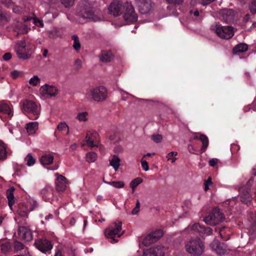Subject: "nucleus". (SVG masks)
I'll return each instance as SVG.
<instances>
[{
    "label": "nucleus",
    "mask_w": 256,
    "mask_h": 256,
    "mask_svg": "<svg viewBox=\"0 0 256 256\" xmlns=\"http://www.w3.org/2000/svg\"><path fill=\"white\" fill-rule=\"evenodd\" d=\"M53 161L54 156L50 154H44L40 158V164L44 166L52 164Z\"/></svg>",
    "instance_id": "nucleus-26"
},
{
    "label": "nucleus",
    "mask_w": 256,
    "mask_h": 256,
    "mask_svg": "<svg viewBox=\"0 0 256 256\" xmlns=\"http://www.w3.org/2000/svg\"><path fill=\"white\" fill-rule=\"evenodd\" d=\"M250 12L253 14H256V0H253L250 6Z\"/></svg>",
    "instance_id": "nucleus-50"
},
{
    "label": "nucleus",
    "mask_w": 256,
    "mask_h": 256,
    "mask_svg": "<svg viewBox=\"0 0 256 256\" xmlns=\"http://www.w3.org/2000/svg\"><path fill=\"white\" fill-rule=\"evenodd\" d=\"M26 42L24 41H20L18 43V48L16 50H24L26 48Z\"/></svg>",
    "instance_id": "nucleus-54"
},
{
    "label": "nucleus",
    "mask_w": 256,
    "mask_h": 256,
    "mask_svg": "<svg viewBox=\"0 0 256 256\" xmlns=\"http://www.w3.org/2000/svg\"><path fill=\"white\" fill-rule=\"evenodd\" d=\"M142 182V179L140 178H137L133 180L130 183V187L132 188V192H134L137 186Z\"/></svg>",
    "instance_id": "nucleus-36"
},
{
    "label": "nucleus",
    "mask_w": 256,
    "mask_h": 256,
    "mask_svg": "<svg viewBox=\"0 0 256 256\" xmlns=\"http://www.w3.org/2000/svg\"><path fill=\"white\" fill-rule=\"evenodd\" d=\"M252 199V198L250 194V189L247 188L242 191L240 195V200L243 203L248 206L251 203Z\"/></svg>",
    "instance_id": "nucleus-20"
},
{
    "label": "nucleus",
    "mask_w": 256,
    "mask_h": 256,
    "mask_svg": "<svg viewBox=\"0 0 256 256\" xmlns=\"http://www.w3.org/2000/svg\"><path fill=\"white\" fill-rule=\"evenodd\" d=\"M165 250L164 246H156L146 249L143 252L142 256H164Z\"/></svg>",
    "instance_id": "nucleus-12"
},
{
    "label": "nucleus",
    "mask_w": 256,
    "mask_h": 256,
    "mask_svg": "<svg viewBox=\"0 0 256 256\" xmlns=\"http://www.w3.org/2000/svg\"><path fill=\"white\" fill-rule=\"evenodd\" d=\"M34 246L40 252L46 253L52 248L51 242L46 239H39L35 241Z\"/></svg>",
    "instance_id": "nucleus-11"
},
{
    "label": "nucleus",
    "mask_w": 256,
    "mask_h": 256,
    "mask_svg": "<svg viewBox=\"0 0 256 256\" xmlns=\"http://www.w3.org/2000/svg\"><path fill=\"white\" fill-rule=\"evenodd\" d=\"M22 110L24 112L32 114V118L33 120H36L39 117L40 110L36 104L32 100H25L23 102Z\"/></svg>",
    "instance_id": "nucleus-8"
},
{
    "label": "nucleus",
    "mask_w": 256,
    "mask_h": 256,
    "mask_svg": "<svg viewBox=\"0 0 256 256\" xmlns=\"http://www.w3.org/2000/svg\"><path fill=\"white\" fill-rule=\"evenodd\" d=\"M139 12L142 14L150 12L153 8L154 4L151 0H134Z\"/></svg>",
    "instance_id": "nucleus-10"
},
{
    "label": "nucleus",
    "mask_w": 256,
    "mask_h": 256,
    "mask_svg": "<svg viewBox=\"0 0 256 256\" xmlns=\"http://www.w3.org/2000/svg\"><path fill=\"white\" fill-rule=\"evenodd\" d=\"M113 57L114 56L111 52L103 50L100 56V58L101 62H110Z\"/></svg>",
    "instance_id": "nucleus-24"
},
{
    "label": "nucleus",
    "mask_w": 256,
    "mask_h": 256,
    "mask_svg": "<svg viewBox=\"0 0 256 256\" xmlns=\"http://www.w3.org/2000/svg\"><path fill=\"white\" fill-rule=\"evenodd\" d=\"M218 160L216 158H212L209 160V165L211 166H214L218 162Z\"/></svg>",
    "instance_id": "nucleus-60"
},
{
    "label": "nucleus",
    "mask_w": 256,
    "mask_h": 256,
    "mask_svg": "<svg viewBox=\"0 0 256 256\" xmlns=\"http://www.w3.org/2000/svg\"><path fill=\"white\" fill-rule=\"evenodd\" d=\"M190 14H193V15L194 16L197 18V17H198L200 16V12L198 10H195L194 11H192V10H190Z\"/></svg>",
    "instance_id": "nucleus-62"
},
{
    "label": "nucleus",
    "mask_w": 256,
    "mask_h": 256,
    "mask_svg": "<svg viewBox=\"0 0 256 256\" xmlns=\"http://www.w3.org/2000/svg\"><path fill=\"white\" fill-rule=\"evenodd\" d=\"M10 245L9 243H6L1 245V250L3 253L8 252L10 250Z\"/></svg>",
    "instance_id": "nucleus-47"
},
{
    "label": "nucleus",
    "mask_w": 256,
    "mask_h": 256,
    "mask_svg": "<svg viewBox=\"0 0 256 256\" xmlns=\"http://www.w3.org/2000/svg\"><path fill=\"white\" fill-rule=\"evenodd\" d=\"M212 178L208 177V179L204 182V190L207 191L209 189L210 186L212 185Z\"/></svg>",
    "instance_id": "nucleus-51"
},
{
    "label": "nucleus",
    "mask_w": 256,
    "mask_h": 256,
    "mask_svg": "<svg viewBox=\"0 0 256 256\" xmlns=\"http://www.w3.org/2000/svg\"><path fill=\"white\" fill-rule=\"evenodd\" d=\"M53 190L50 186H46L42 190L40 194L45 201L48 200L52 195Z\"/></svg>",
    "instance_id": "nucleus-21"
},
{
    "label": "nucleus",
    "mask_w": 256,
    "mask_h": 256,
    "mask_svg": "<svg viewBox=\"0 0 256 256\" xmlns=\"http://www.w3.org/2000/svg\"><path fill=\"white\" fill-rule=\"evenodd\" d=\"M86 96L96 102H102L106 100L107 97L106 89L103 86L92 88L86 90Z\"/></svg>",
    "instance_id": "nucleus-3"
},
{
    "label": "nucleus",
    "mask_w": 256,
    "mask_h": 256,
    "mask_svg": "<svg viewBox=\"0 0 256 256\" xmlns=\"http://www.w3.org/2000/svg\"><path fill=\"white\" fill-rule=\"evenodd\" d=\"M2 3L5 4L8 8H10L14 6L12 0H2Z\"/></svg>",
    "instance_id": "nucleus-59"
},
{
    "label": "nucleus",
    "mask_w": 256,
    "mask_h": 256,
    "mask_svg": "<svg viewBox=\"0 0 256 256\" xmlns=\"http://www.w3.org/2000/svg\"><path fill=\"white\" fill-rule=\"evenodd\" d=\"M1 114H5L7 118H10L13 116L11 106L6 101L0 102V118L3 120Z\"/></svg>",
    "instance_id": "nucleus-15"
},
{
    "label": "nucleus",
    "mask_w": 256,
    "mask_h": 256,
    "mask_svg": "<svg viewBox=\"0 0 256 256\" xmlns=\"http://www.w3.org/2000/svg\"><path fill=\"white\" fill-rule=\"evenodd\" d=\"M177 154V152H171L168 154L166 158H168V160H171L172 162L174 163L176 160V158L174 157V156H176Z\"/></svg>",
    "instance_id": "nucleus-44"
},
{
    "label": "nucleus",
    "mask_w": 256,
    "mask_h": 256,
    "mask_svg": "<svg viewBox=\"0 0 256 256\" xmlns=\"http://www.w3.org/2000/svg\"><path fill=\"white\" fill-rule=\"evenodd\" d=\"M122 228V222L120 221H116L113 223L108 228L104 231L106 237L111 238L114 242H117L118 240L114 237L118 236L120 237L124 233H120Z\"/></svg>",
    "instance_id": "nucleus-7"
},
{
    "label": "nucleus",
    "mask_w": 256,
    "mask_h": 256,
    "mask_svg": "<svg viewBox=\"0 0 256 256\" xmlns=\"http://www.w3.org/2000/svg\"><path fill=\"white\" fill-rule=\"evenodd\" d=\"M140 209V202L139 200H136V206L132 210V214H137L139 212Z\"/></svg>",
    "instance_id": "nucleus-52"
},
{
    "label": "nucleus",
    "mask_w": 256,
    "mask_h": 256,
    "mask_svg": "<svg viewBox=\"0 0 256 256\" xmlns=\"http://www.w3.org/2000/svg\"><path fill=\"white\" fill-rule=\"evenodd\" d=\"M74 66L76 70H79L82 66V60L80 59H76L74 62Z\"/></svg>",
    "instance_id": "nucleus-55"
},
{
    "label": "nucleus",
    "mask_w": 256,
    "mask_h": 256,
    "mask_svg": "<svg viewBox=\"0 0 256 256\" xmlns=\"http://www.w3.org/2000/svg\"><path fill=\"white\" fill-rule=\"evenodd\" d=\"M222 19L226 23H230L234 20L236 12L232 9H224L220 11Z\"/></svg>",
    "instance_id": "nucleus-14"
},
{
    "label": "nucleus",
    "mask_w": 256,
    "mask_h": 256,
    "mask_svg": "<svg viewBox=\"0 0 256 256\" xmlns=\"http://www.w3.org/2000/svg\"><path fill=\"white\" fill-rule=\"evenodd\" d=\"M124 8V2L120 0H113L108 8L110 14L118 16H120Z\"/></svg>",
    "instance_id": "nucleus-9"
},
{
    "label": "nucleus",
    "mask_w": 256,
    "mask_h": 256,
    "mask_svg": "<svg viewBox=\"0 0 256 256\" xmlns=\"http://www.w3.org/2000/svg\"><path fill=\"white\" fill-rule=\"evenodd\" d=\"M40 82V79L37 76H34L29 80V84L33 86H36Z\"/></svg>",
    "instance_id": "nucleus-41"
},
{
    "label": "nucleus",
    "mask_w": 256,
    "mask_h": 256,
    "mask_svg": "<svg viewBox=\"0 0 256 256\" xmlns=\"http://www.w3.org/2000/svg\"><path fill=\"white\" fill-rule=\"evenodd\" d=\"M56 177V189L58 192H63L66 188V184L68 182V180L62 175L58 173L55 174Z\"/></svg>",
    "instance_id": "nucleus-17"
},
{
    "label": "nucleus",
    "mask_w": 256,
    "mask_h": 256,
    "mask_svg": "<svg viewBox=\"0 0 256 256\" xmlns=\"http://www.w3.org/2000/svg\"><path fill=\"white\" fill-rule=\"evenodd\" d=\"M248 50V46L244 43H240L236 45L232 50L233 54H238L240 53L245 52Z\"/></svg>",
    "instance_id": "nucleus-25"
},
{
    "label": "nucleus",
    "mask_w": 256,
    "mask_h": 256,
    "mask_svg": "<svg viewBox=\"0 0 256 256\" xmlns=\"http://www.w3.org/2000/svg\"><path fill=\"white\" fill-rule=\"evenodd\" d=\"M122 13L124 20V25L134 23L138 20V14L130 1H126L124 2V8Z\"/></svg>",
    "instance_id": "nucleus-4"
},
{
    "label": "nucleus",
    "mask_w": 256,
    "mask_h": 256,
    "mask_svg": "<svg viewBox=\"0 0 256 256\" xmlns=\"http://www.w3.org/2000/svg\"><path fill=\"white\" fill-rule=\"evenodd\" d=\"M154 242H156L163 236V232L161 230H158L149 234Z\"/></svg>",
    "instance_id": "nucleus-30"
},
{
    "label": "nucleus",
    "mask_w": 256,
    "mask_h": 256,
    "mask_svg": "<svg viewBox=\"0 0 256 256\" xmlns=\"http://www.w3.org/2000/svg\"><path fill=\"white\" fill-rule=\"evenodd\" d=\"M212 249L217 254L222 255L227 250V246L224 243H220L218 240H214L210 245Z\"/></svg>",
    "instance_id": "nucleus-16"
},
{
    "label": "nucleus",
    "mask_w": 256,
    "mask_h": 256,
    "mask_svg": "<svg viewBox=\"0 0 256 256\" xmlns=\"http://www.w3.org/2000/svg\"><path fill=\"white\" fill-rule=\"evenodd\" d=\"M199 140L202 144L201 150L202 152H204L208 146L209 141L208 138L204 134H200L199 136Z\"/></svg>",
    "instance_id": "nucleus-31"
},
{
    "label": "nucleus",
    "mask_w": 256,
    "mask_h": 256,
    "mask_svg": "<svg viewBox=\"0 0 256 256\" xmlns=\"http://www.w3.org/2000/svg\"><path fill=\"white\" fill-rule=\"evenodd\" d=\"M40 91L41 94L44 96H54L58 93V89L56 87L48 84L42 86Z\"/></svg>",
    "instance_id": "nucleus-13"
},
{
    "label": "nucleus",
    "mask_w": 256,
    "mask_h": 256,
    "mask_svg": "<svg viewBox=\"0 0 256 256\" xmlns=\"http://www.w3.org/2000/svg\"><path fill=\"white\" fill-rule=\"evenodd\" d=\"M184 248L190 256H200L204 252V246L200 238L197 237L186 240Z\"/></svg>",
    "instance_id": "nucleus-2"
},
{
    "label": "nucleus",
    "mask_w": 256,
    "mask_h": 256,
    "mask_svg": "<svg viewBox=\"0 0 256 256\" xmlns=\"http://www.w3.org/2000/svg\"><path fill=\"white\" fill-rule=\"evenodd\" d=\"M14 188H12L10 189H8L6 192L7 198L8 199V206L11 210H12V206L14 202V196L13 194V192L14 191Z\"/></svg>",
    "instance_id": "nucleus-29"
},
{
    "label": "nucleus",
    "mask_w": 256,
    "mask_h": 256,
    "mask_svg": "<svg viewBox=\"0 0 256 256\" xmlns=\"http://www.w3.org/2000/svg\"><path fill=\"white\" fill-rule=\"evenodd\" d=\"M38 203L36 200L33 198H30L27 201L26 207L28 208L30 211L33 210L38 206Z\"/></svg>",
    "instance_id": "nucleus-37"
},
{
    "label": "nucleus",
    "mask_w": 256,
    "mask_h": 256,
    "mask_svg": "<svg viewBox=\"0 0 256 256\" xmlns=\"http://www.w3.org/2000/svg\"><path fill=\"white\" fill-rule=\"evenodd\" d=\"M78 10L82 17L94 22L102 21L104 18L102 14H95L92 2L88 0L80 1Z\"/></svg>",
    "instance_id": "nucleus-1"
},
{
    "label": "nucleus",
    "mask_w": 256,
    "mask_h": 256,
    "mask_svg": "<svg viewBox=\"0 0 256 256\" xmlns=\"http://www.w3.org/2000/svg\"><path fill=\"white\" fill-rule=\"evenodd\" d=\"M2 58L6 61L12 58V54L10 52H7L3 56Z\"/></svg>",
    "instance_id": "nucleus-61"
},
{
    "label": "nucleus",
    "mask_w": 256,
    "mask_h": 256,
    "mask_svg": "<svg viewBox=\"0 0 256 256\" xmlns=\"http://www.w3.org/2000/svg\"><path fill=\"white\" fill-rule=\"evenodd\" d=\"M30 212L28 208L22 204L19 206L17 210V213L20 216L27 218L28 217V214Z\"/></svg>",
    "instance_id": "nucleus-28"
},
{
    "label": "nucleus",
    "mask_w": 256,
    "mask_h": 256,
    "mask_svg": "<svg viewBox=\"0 0 256 256\" xmlns=\"http://www.w3.org/2000/svg\"><path fill=\"white\" fill-rule=\"evenodd\" d=\"M86 158L88 162H93L97 158V154L94 152H88L86 154Z\"/></svg>",
    "instance_id": "nucleus-40"
},
{
    "label": "nucleus",
    "mask_w": 256,
    "mask_h": 256,
    "mask_svg": "<svg viewBox=\"0 0 256 256\" xmlns=\"http://www.w3.org/2000/svg\"><path fill=\"white\" fill-rule=\"evenodd\" d=\"M16 52L18 57L20 59L26 60L28 58V55L26 53L23 52V50H16Z\"/></svg>",
    "instance_id": "nucleus-46"
},
{
    "label": "nucleus",
    "mask_w": 256,
    "mask_h": 256,
    "mask_svg": "<svg viewBox=\"0 0 256 256\" xmlns=\"http://www.w3.org/2000/svg\"><path fill=\"white\" fill-rule=\"evenodd\" d=\"M216 0H202L201 4L202 6H206L209 4L215 1Z\"/></svg>",
    "instance_id": "nucleus-63"
},
{
    "label": "nucleus",
    "mask_w": 256,
    "mask_h": 256,
    "mask_svg": "<svg viewBox=\"0 0 256 256\" xmlns=\"http://www.w3.org/2000/svg\"><path fill=\"white\" fill-rule=\"evenodd\" d=\"M74 0H61L62 4L66 8H70L74 4Z\"/></svg>",
    "instance_id": "nucleus-45"
},
{
    "label": "nucleus",
    "mask_w": 256,
    "mask_h": 256,
    "mask_svg": "<svg viewBox=\"0 0 256 256\" xmlns=\"http://www.w3.org/2000/svg\"><path fill=\"white\" fill-rule=\"evenodd\" d=\"M152 140L158 143L160 142L162 140V136L160 134H154L152 136Z\"/></svg>",
    "instance_id": "nucleus-53"
},
{
    "label": "nucleus",
    "mask_w": 256,
    "mask_h": 256,
    "mask_svg": "<svg viewBox=\"0 0 256 256\" xmlns=\"http://www.w3.org/2000/svg\"><path fill=\"white\" fill-rule=\"evenodd\" d=\"M98 136L96 132L88 133L86 136V140L88 146L91 148L97 147L98 145V141L96 140Z\"/></svg>",
    "instance_id": "nucleus-19"
},
{
    "label": "nucleus",
    "mask_w": 256,
    "mask_h": 256,
    "mask_svg": "<svg viewBox=\"0 0 256 256\" xmlns=\"http://www.w3.org/2000/svg\"><path fill=\"white\" fill-rule=\"evenodd\" d=\"M168 4H182L184 0H166Z\"/></svg>",
    "instance_id": "nucleus-58"
},
{
    "label": "nucleus",
    "mask_w": 256,
    "mask_h": 256,
    "mask_svg": "<svg viewBox=\"0 0 256 256\" xmlns=\"http://www.w3.org/2000/svg\"><path fill=\"white\" fill-rule=\"evenodd\" d=\"M224 218V216L220 208H216L204 218V220L207 224L215 226L223 222Z\"/></svg>",
    "instance_id": "nucleus-6"
},
{
    "label": "nucleus",
    "mask_w": 256,
    "mask_h": 256,
    "mask_svg": "<svg viewBox=\"0 0 256 256\" xmlns=\"http://www.w3.org/2000/svg\"><path fill=\"white\" fill-rule=\"evenodd\" d=\"M30 28H28L25 24L17 22L16 24L14 30L18 32V34H24L28 32Z\"/></svg>",
    "instance_id": "nucleus-22"
},
{
    "label": "nucleus",
    "mask_w": 256,
    "mask_h": 256,
    "mask_svg": "<svg viewBox=\"0 0 256 256\" xmlns=\"http://www.w3.org/2000/svg\"><path fill=\"white\" fill-rule=\"evenodd\" d=\"M24 162L28 166H31L35 164L36 159L33 157L31 154H28L25 157Z\"/></svg>",
    "instance_id": "nucleus-35"
},
{
    "label": "nucleus",
    "mask_w": 256,
    "mask_h": 256,
    "mask_svg": "<svg viewBox=\"0 0 256 256\" xmlns=\"http://www.w3.org/2000/svg\"><path fill=\"white\" fill-rule=\"evenodd\" d=\"M57 129L59 131H63L66 130V129H68V126L66 124L65 122H61L58 126Z\"/></svg>",
    "instance_id": "nucleus-49"
},
{
    "label": "nucleus",
    "mask_w": 256,
    "mask_h": 256,
    "mask_svg": "<svg viewBox=\"0 0 256 256\" xmlns=\"http://www.w3.org/2000/svg\"><path fill=\"white\" fill-rule=\"evenodd\" d=\"M210 29L222 38L228 40L234 35L233 28L230 26H222L218 24L212 25Z\"/></svg>",
    "instance_id": "nucleus-5"
},
{
    "label": "nucleus",
    "mask_w": 256,
    "mask_h": 256,
    "mask_svg": "<svg viewBox=\"0 0 256 256\" xmlns=\"http://www.w3.org/2000/svg\"><path fill=\"white\" fill-rule=\"evenodd\" d=\"M202 226L200 225L198 223H196L192 224V226H188L187 228L188 230L191 229L195 232L200 233V230L202 228Z\"/></svg>",
    "instance_id": "nucleus-42"
},
{
    "label": "nucleus",
    "mask_w": 256,
    "mask_h": 256,
    "mask_svg": "<svg viewBox=\"0 0 256 256\" xmlns=\"http://www.w3.org/2000/svg\"><path fill=\"white\" fill-rule=\"evenodd\" d=\"M138 242L140 246L141 245H143L144 246H148L149 245L154 243L150 234L140 238Z\"/></svg>",
    "instance_id": "nucleus-27"
},
{
    "label": "nucleus",
    "mask_w": 256,
    "mask_h": 256,
    "mask_svg": "<svg viewBox=\"0 0 256 256\" xmlns=\"http://www.w3.org/2000/svg\"><path fill=\"white\" fill-rule=\"evenodd\" d=\"M200 233L206 234V235H210L212 233V230L209 227L206 228L202 226V228L200 230Z\"/></svg>",
    "instance_id": "nucleus-43"
},
{
    "label": "nucleus",
    "mask_w": 256,
    "mask_h": 256,
    "mask_svg": "<svg viewBox=\"0 0 256 256\" xmlns=\"http://www.w3.org/2000/svg\"><path fill=\"white\" fill-rule=\"evenodd\" d=\"M110 165L116 171L120 165V159L117 156L114 155L112 160H110Z\"/></svg>",
    "instance_id": "nucleus-32"
},
{
    "label": "nucleus",
    "mask_w": 256,
    "mask_h": 256,
    "mask_svg": "<svg viewBox=\"0 0 256 256\" xmlns=\"http://www.w3.org/2000/svg\"><path fill=\"white\" fill-rule=\"evenodd\" d=\"M11 75L14 78H16L19 76L20 72L17 70H14L12 72Z\"/></svg>",
    "instance_id": "nucleus-64"
},
{
    "label": "nucleus",
    "mask_w": 256,
    "mask_h": 256,
    "mask_svg": "<svg viewBox=\"0 0 256 256\" xmlns=\"http://www.w3.org/2000/svg\"><path fill=\"white\" fill-rule=\"evenodd\" d=\"M7 152L4 144L0 140V160H4L6 158Z\"/></svg>",
    "instance_id": "nucleus-33"
},
{
    "label": "nucleus",
    "mask_w": 256,
    "mask_h": 256,
    "mask_svg": "<svg viewBox=\"0 0 256 256\" xmlns=\"http://www.w3.org/2000/svg\"><path fill=\"white\" fill-rule=\"evenodd\" d=\"M14 248L15 250H20L24 248V245L22 242L18 241H16L14 242Z\"/></svg>",
    "instance_id": "nucleus-48"
},
{
    "label": "nucleus",
    "mask_w": 256,
    "mask_h": 256,
    "mask_svg": "<svg viewBox=\"0 0 256 256\" xmlns=\"http://www.w3.org/2000/svg\"><path fill=\"white\" fill-rule=\"evenodd\" d=\"M38 122H30L26 124V128L29 134H34L38 129Z\"/></svg>",
    "instance_id": "nucleus-23"
},
{
    "label": "nucleus",
    "mask_w": 256,
    "mask_h": 256,
    "mask_svg": "<svg viewBox=\"0 0 256 256\" xmlns=\"http://www.w3.org/2000/svg\"><path fill=\"white\" fill-rule=\"evenodd\" d=\"M33 20H34V24L35 25H36L38 26H40V27L44 26V24H43V22L42 20H38L35 18H33Z\"/></svg>",
    "instance_id": "nucleus-56"
},
{
    "label": "nucleus",
    "mask_w": 256,
    "mask_h": 256,
    "mask_svg": "<svg viewBox=\"0 0 256 256\" xmlns=\"http://www.w3.org/2000/svg\"><path fill=\"white\" fill-rule=\"evenodd\" d=\"M104 182L118 188H122L124 186V183L122 181H112L110 182Z\"/></svg>",
    "instance_id": "nucleus-38"
},
{
    "label": "nucleus",
    "mask_w": 256,
    "mask_h": 256,
    "mask_svg": "<svg viewBox=\"0 0 256 256\" xmlns=\"http://www.w3.org/2000/svg\"><path fill=\"white\" fill-rule=\"evenodd\" d=\"M141 164H142V166L144 171L146 172V171L148 170H149L148 164V163L146 160H142Z\"/></svg>",
    "instance_id": "nucleus-57"
},
{
    "label": "nucleus",
    "mask_w": 256,
    "mask_h": 256,
    "mask_svg": "<svg viewBox=\"0 0 256 256\" xmlns=\"http://www.w3.org/2000/svg\"><path fill=\"white\" fill-rule=\"evenodd\" d=\"M18 234L20 239L30 242L32 239V235L30 230L24 226H20L18 230Z\"/></svg>",
    "instance_id": "nucleus-18"
},
{
    "label": "nucleus",
    "mask_w": 256,
    "mask_h": 256,
    "mask_svg": "<svg viewBox=\"0 0 256 256\" xmlns=\"http://www.w3.org/2000/svg\"><path fill=\"white\" fill-rule=\"evenodd\" d=\"M88 112H79L76 116V119L80 122H86L88 120Z\"/></svg>",
    "instance_id": "nucleus-39"
},
{
    "label": "nucleus",
    "mask_w": 256,
    "mask_h": 256,
    "mask_svg": "<svg viewBox=\"0 0 256 256\" xmlns=\"http://www.w3.org/2000/svg\"><path fill=\"white\" fill-rule=\"evenodd\" d=\"M72 40H74V44L72 46L76 51H79L81 48V44L78 38L76 35H72Z\"/></svg>",
    "instance_id": "nucleus-34"
}]
</instances>
